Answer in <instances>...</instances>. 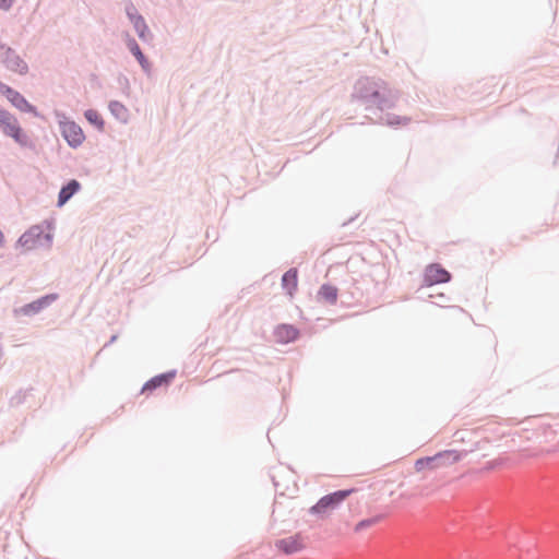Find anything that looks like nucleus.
Wrapping results in <instances>:
<instances>
[{"label": "nucleus", "instance_id": "f257e3e1", "mask_svg": "<svg viewBox=\"0 0 559 559\" xmlns=\"http://www.w3.org/2000/svg\"><path fill=\"white\" fill-rule=\"evenodd\" d=\"M0 129L2 133L14 140L17 144L25 146L28 138L21 127L17 118L10 111L0 107Z\"/></svg>", "mask_w": 559, "mask_h": 559}, {"label": "nucleus", "instance_id": "f03ea898", "mask_svg": "<svg viewBox=\"0 0 559 559\" xmlns=\"http://www.w3.org/2000/svg\"><path fill=\"white\" fill-rule=\"evenodd\" d=\"M0 94L5 96L11 105L20 111L37 115L36 108L31 105L22 94L2 82H0Z\"/></svg>", "mask_w": 559, "mask_h": 559}, {"label": "nucleus", "instance_id": "7ed1b4c3", "mask_svg": "<svg viewBox=\"0 0 559 559\" xmlns=\"http://www.w3.org/2000/svg\"><path fill=\"white\" fill-rule=\"evenodd\" d=\"M60 130L62 136L66 139L68 144L72 147L80 146L84 140L85 135L82 128L71 120L60 121Z\"/></svg>", "mask_w": 559, "mask_h": 559}, {"label": "nucleus", "instance_id": "20e7f679", "mask_svg": "<svg viewBox=\"0 0 559 559\" xmlns=\"http://www.w3.org/2000/svg\"><path fill=\"white\" fill-rule=\"evenodd\" d=\"M352 490H340L331 495L322 497L312 508V513H325L334 509L338 503L346 499Z\"/></svg>", "mask_w": 559, "mask_h": 559}, {"label": "nucleus", "instance_id": "39448f33", "mask_svg": "<svg viewBox=\"0 0 559 559\" xmlns=\"http://www.w3.org/2000/svg\"><path fill=\"white\" fill-rule=\"evenodd\" d=\"M450 278V273L441 267L440 264H430L425 270L424 282L428 286L447 283Z\"/></svg>", "mask_w": 559, "mask_h": 559}, {"label": "nucleus", "instance_id": "423d86ee", "mask_svg": "<svg viewBox=\"0 0 559 559\" xmlns=\"http://www.w3.org/2000/svg\"><path fill=\"white\" fill-rule=\"evenodd\" d=\"M275 546L278 550L286 555H292L297 552L304 548V539L300 534H296L294 536H289L283 539H280L275 543Z\"/></svg>", "mask_w": 559, "mask_h": 559}, {"label": "nucleus", "instance_id": "0eeeda50", "mask_svg": "<svg viewBox=\"0 0 559 559\" xmlns=\"http://www.w3.org/2000/svg\"><path fill=\"white\" fill-rule=\"evenodd\" d=\"M463 452L456 450H444L433 455L435 463L438 468L451 466L461 461Z\"/></svg>", "mask_w": 559, "mask_h": 559}, {"label": "nucleus", "instance_id": "6e6552de", "mask_svg": "<svg viewBox=\"0 0 559 559\" xmlns=\"http://www.w3.org/2000/svg\"><path fill=\"white\" fill-rule=\"evenodd\" d=\"M58 298V295L56 294H50V295H47V296H44L31 304H27L25 305L21 311L24 313V314H34V313H37L39 312L41 309H44L45 307L49 306L51 302H53L55 300H57Z\"/></svg>", "mask_w": 559, "mask_h": 559}, {"label": "nucleus", "instance_id": "1a4fd4ad", "mask_svg": "<svg viewBox=\"0 0 559 559\" xmlns=\"http://www.w3.org/2000/svg\"><path fill=\"white\" fill-rule=\"evenodd\" d=\"M275 337L280 343H289L298 337V330L293 325L283 324L275 329Z\"/></svg>", "mask_w": 559, "mask_h": 559}, {"label": "nucleus", "instance_id": "9d476101", "mask_svg": "<svg viewBox=\"0 0 559 559\" xmlns=\"http://www.w3.org/2000/svg\"><path fill=\"white\" fill-rule=\"evenodd\" d=\"M4 61L7 67L15 72L23 74L27 71L26 63L20 59V57L15 56L11 50L7 51Z\"/></svg>", "mask_w": 559, "mask_h": 559}, {"label": "nucleus", "instance_id": "9b49d317", "mask_svg": "<svg viewBox=\"0 0 559 559\" xmlns=\"http://www.w3.org/2000/svg\"><path fill=\"white\" fill-rule=\"evenodd\" d=\"M80 189V183L76 180H71L59 192L58 205L62 206L68 200Z\"/></svg>", "mask_w": 559, "mask_h": 559}, {"label": "nucleus", "instance_id": "f8f14e48", "mask_svg": "<svg viewBox=\"0 0 559 559\" xmlns=\"http://www.w3.org/2000/svg\"><path fill=\"white\" fill-rule=\"evenodd\" d=\"M127 46L130 49V51L132 52V55L136 58V60L141 64V67L144 70H148L150 69V63L146 60V58L144 57V55L142 53V51H141L139 45L136 44V41L133 38L128 36Z\"/></svg>", "mask_w": 559, "mask_h": 559}, {"label": "nucleus", "instance_id": "ddd939ff", "mask_svg": "<svg viewBox=\"0 0 559 559\" xmlns=\"http://www.w3.org/2000/svg\"><path fill=\"white\" fill-rule=\"evenodd\" d=\"M414 468L417 473H423L426 471H436L437 466L435 463L433 455L418 459L414 464Z\"/></svg>", "mask_w": 559, "mask_h": 559}, {"label": "nucleus", "instance_id": "4468645a", "mask_svg": "<svg viewBox=\"0 0 559 559\" xmlns=\"http://www.w3.org/2000/svg\"><path fill=\"white\" fill-rule=\"evenodd\" d=\"M283 285L287 288L288 294L293 296L294 290L297 288V271L289 270L287 271L282 278Z\"/></svg>", "mask_w": 559, "mask_h": 559}, {"label": "nucleus", "instance_id": "2eb2a0df", "mask_svg": "<svg viewBox=\"0 0 559 559\" xmlns=\"http://www.w3.org/2000/svg\"><path fill=\"white\" fill-rule=\"evenodd\" d=\"M319 297L329 304H334L337 299V288L332 285H323L319 290Z\"/></svg>", "mask_w": 559, "mask_h": 559}, {"label": "nucleus", "instance_id": "dca6fc26", "mask_svg": "<svg viewBox=\"0 0 559 559\" xmlns=\"http://www.w3.org/2000/svg\"><path fill=\"white\" fill-rule=\"evenodd\" d=\"M171 378H173L171 374L156 376L144 384L143 392L152 391L163 384H167Z\"/></svg>", "mask_w": 559, "mask_h": 559}, {"label": "nucleus", "instance_id": "f3484780", "mask_svg": "<svg viewBox=\"0 0 559 559\" xmlns=\"http://www.w3.org/2000/svg\"><path fill=\"white\" fill-rule=\"evenodd\" d=\"M131 21L138 32L139 37L145 40L147 38L148 29L143 17L139 15H131Z\"/></svg>", "mask_w": 559, "mask_h": 559}, {"label": "nucleus", "instance_id": "a211bd4d", "mask_svg": "<svg viewBox=\"0 0 559 559\" xmlns=\"http://www.w3.org/2000/svg\"><path fill=\"white\" fill-rule=\"evenodd\" d=\"M86 120L96 126L98 130L103 131L104 130V126H105V122L103 120V118L100 117V115L94 110V109H88L85 111L84 114Z\"/></svg>", "mask_w": 559, "mask_h": 559}, {"label": "nucleus", "instance_id": "6ab92c4d", "mask_svg": "<svg viewBox=\"0 0 559 559\" xmlns=\"http://www.w3.org/2000/svg\"><path fill=\"white\" fill-rule=\"evenodd\" d=\"M109 109L118 118L124 119L127 117V108L119 102H111Z\"/></svg>", "mask_w": 559, "mask_h": 559}, {"label": "nucleus", "instance_id": "aec40b11", "mask_svg": "<svg viewBox=\"0 0 559 559\" xmlns=\"http://www.w3.org/2000/svg\"><path fill=\"white\" fill-rule=\"evenodd\" d=\"M374 523L373 520H365V521H361L359 522L357 525H356V531H360L361 528L366 527V526H370Z\"/></svg>", "mask_w": 559, "mask_h": 559}, {"label": "nucleus", "instance_id": "412c9836", "mask_svg": "<svg viewBox=\"0 0 559 559\" xmlns=\"http://www.w3.org/2000/svg\"><path fill=\"white\" fill-rule=\"evenodd\" d=\"M13 0H0V9L1 10H9L12 5Z\"/></svg>", "mask_w": 559, "mask_h": 559}, {"label": "nucleus", "instance_id": "4be33fe9", "mask_svg": "<svg viewBox=\"0 0 559 559\" xmlns=\"http://www.w3.org/2000/svg\"><path fill=\"white\" fill-rule=\"evenodd\" d=\"M454 438H455V441H457V442H464L465 441V438H464L462 431H456L454 433Z\"/></svg>", "mask_w": 559, "mask_h": 559}, {"label": "nucleus", "instance_id": "5701e85b", "mask_svg": "<svg viewBox=\"0 0 559 559\" xmlns=\"http://www.w3.org/2000/svg\"><path fill=\"white\" fill-rule=\"evenodd\" d=\"M27 241V236L26 235H23L21 238H20V242L21 243H24Z\"/></svg>", "mask_w": 559, "mask_h": 559}, {"label": "nucleus", "instance_id": "b1692460", "mask_svg": "<svg viewBox=\"0 0 559 559\" xmlns=\"http://www.w3.org/2000/svg\"><path fill=\"white\" fill-rule=\"evenodd\" d=\"M3 238H4V237H3V234H2V231L0 230V245H2V243H3Z\"/></svg>", "mask_w": 559, "mask_h": 559}]
</instances>
